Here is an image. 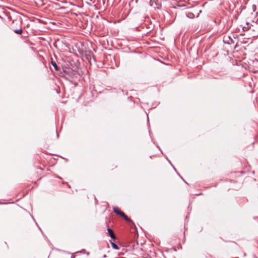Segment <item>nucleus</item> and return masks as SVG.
Instances as JSON below:
<instances>
[{"instance_id":"nucleus-12","label":"nucleus","mask_w":258,"mask_h":258,"mask_svg":"<svg viewBox=\"0 0 258 258\" xmlns=\"http://www.w3.org/2000/svg\"><path fill=\"white\" fill-rule=\"evenodd\" d=\"M56 133L57 137L58 138V135L56 131Z\"/></svg>"},{"instance_id":"nucleus-3","label":"nucleus","mask_w":258,"mask_h":258,"mask_svg":"<svg viewBox=\"0 0 258 258\" xmlns=\"http://www.w3.org/2000/svg\"><path fill=\"white\" fill-rule=\"evenodd\" d=\"M107 233L112 239H115V235L113 231L110 228H107Z\"/></svg>"},{"instance_id":"nucleus-1","label":"nucleus","mask_w":258,"mask_h":258,"mask_svg":"<svg viewBox=\"0 0 258 258\" xmlns=\"http://www.w3.org/2000/svg\"><path fill=\"white\" fill-rule=\"evenodd\" d=\"M63 72L65 73L66 75L68 76V77H64L65 79L67 80H69V78H70V79H73L75 77H76V72L72 69L68 68L66 70H63Z\"/></svg>"},{"instance_id":"nucleus-13","label":"nucleus","mask_w":258,"mask_h":258,"mask_svg":"<svg viewBox=\"0 0 258 258\" xmlns=\"http://www.w3.org/2000/svg\"><path fill=\"white\" fill-rule=\"evenodd\" d=\"M166 159L168 160L169 162H170V163H171L170 161L169 160H168V159L167 158V157H166Z\"/></svg>"},{"instance_id":"nucleus-4","label":"nucleus","mask_w":258,"mask_h":258,"mask_svg":"<svg viewBox=\"0 0 258 258\" xmlns=\"http://www.w3.org/2000/svg\"><path fill=\"white\" fill-rule=\"evenodd\" d=\"M242 29L243 31H246L250 28L251 24L248 22H246L245 26L241 25Z\"/></svg>"},{"instance_id":"nucleus-9","label":"nucleus","mask_w":258,"mask_h":258,"mask_svg":"<svg viewBox=\"0 0 258 258\" xmlns=\"http://www.w3.org/2000/svg\"><path fill=\"white\" fill-rule=\"evenodd\" d=\"M173 168L174 170L177 172V171H176V169H175V168L174 166H173Z\"/></svg>"},{"instance_id":"nucleus-10","label":"nucleus","mask_w":258,"mask_h":258,"mask_svg":"<svg viewBox=\"0 0 258 258\" xmlns=\"http://www.w3.org/2000/svg\"><path fill=\"white\" fill-rule=\"evenodd\" d=\"M177 174H178V175L180 177V178H182V179L183 180V179L182 178V176H181L179 175V174H178L177 172Z\"/></svg>"},{"instance_id":"nucleus-14","label":"nucleus","mask_w":258,"mask_h":258,"mask_svg":"<svg viewBox=\"0 0 258 258\" xmlns=\"http://www.w3.org/2000/svg\"><path fill=\"white\" fill-rule=\"evenodd\" d=\"M233 258H239L238 257H233Z\"/></svg>"},{"instance_id":"nucleus-11","label":"nucleus","mask_w":258,"mask_h":258,"mask_svg":"<svg viewBox=\"0 0 258 258\" xmlns=\"http://www.w3.org/2000/svg\"><path fill=\"white\" fill-rule=\"evenodd\" d=\"M106 256H106V254H104V255H103V257H106Z\"/></svg>"},{"instance_id":"nucleus-5","label":"nucleus","mask_w":258,"mask_h":258,"mask_svg":"<svg viewBox=\"0 0 258 258\" xmlns=\"http://www.w3.org/2000/svg\"><path fill=\"white\" fill-rule=\"evenodd\" d=\"M51 64L54 67L55 71H58L59 70V67L54 60L51 61Z\"/></svg>"},{"instance_id":"nucleus-2","label":"nucleus","mask_w":258,"mask_h":258,"mask_svg":"<svg viewBox=\"0 0 258 258\" xmlns=\"http://www.w3.org/2000/svg\"><path fill=\"white\" fill-rule=\"evenodd\" d=\"M113 211L116 214L119 215L120 217L123 218L125 221L127 222H132L131 220L123 212L121 211L117 207H114Z\"/></svg>"},{"instance_id":"nucleus-8","label":"nucleus","mask_w":258,"mask_h":258,"mask_svg":"<svg viewBox=\"0 0 258 258\" xmlns=\"http://www.w3.org/2000/svg\"><path fill=\"white\" fill-rule=\"evenodd\" d=\"M252 9H253V11L255 12V11L256 10V6L255 5H253L252 6Z\"/></svg>"},{"instance_id":"nucleus-7","label":"nucleus","mask_w":258,"mask_h":258,"mask_svg":"<svg viewBox=\"0 0 258 258\" xmlns=\"http://www.w3.org/2000/svg\"><path fill=\"white\" fill-rule=\"evenodd\" d=\"M14 32L18 34H21L22 33V30L21 29H16L14 30Z\"/></svg>"},{"instance_id":"nucleus-6","label":"nucleus","mask_w":258,"mask_h":258,"mask_svg":"<svg viewBox=\"0 0 258 258\" xmlns=\"http://www.w3.org/2000/svg\"><path fill=\"white\" fill-rule=\"evenodd\" d=\"M110 243H111V246L113 249H116V250L119 249L118 246L116 243H115L114 242H113L112 241H111Z\"/></svg>"}]
</instances>
